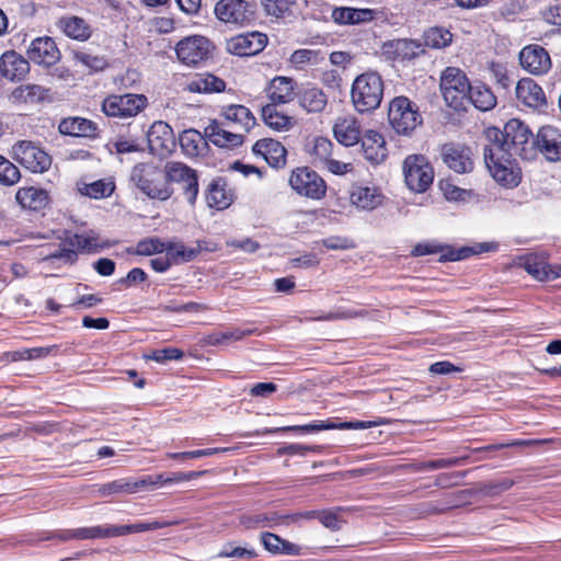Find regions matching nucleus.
<instances>
[{"instance_id": "obj_47", "label": "nucleus", "mask_w": 561, "mask_h": 561, "mask_svg": "<svg viewBox=\"0 0 561 561\" xmlns=\"http://www.w3.org/2000/svg\"><path fill=\"white\" fill-rule=\"evenodd\" d=\"M332 150L333 144L328 138L317 137L313 139L309 153L312 157V162L321 168L331 158Z\"/></svg>"}, {"instance_id": "obj_46", "label": "nucleus", "mask_w": 561, "mask_h": 561, "mask_svg": "<svg viewBox=\"0 0 561 561\" xmlns=\"http://www.w3.org/2000/svg\"><path fill=\"white\" fill-rule=\"evenodd\" d=\"M47 90L38 84H25L15 88L11 96L21 102H38L45 99Z\"/></svg>"}, {"instance_id": "obj_51", "label": "nucleus", "mask_w": 561, "mask_h": 561, "mask_svg": "<svg viewBox=\"0 0 561 561\" xmlns=\"http://www.w3.org/2000/svg\"><path fill=\"white\" fill-rule=\"evenodd\" d=\"M115 186L113 182L99 180L90 184H84L80 188V192L91 198L99 199L110 196Z\"/></svg>"}, {"instance_id": "obj_20", "label": "nucleus", "mask_w": 561, "mask_h": 561, "mask_svg": "<svg viewBox=\"0 0 561 561\" xmlns=\"http://www.w3.org/2000/svg\"><path fill=\"white\" fill-rule=\"evenodd\" d=\"M535 146L548 161H561V133L558 128L542 126L536 135Z\"/></svg>"}, {"instance_id": "obj_58", "label": "nucleus", "mask_w": 561, "mask_h": 561, "mask_svg": "<svg viewBox=\"0 0 561 561\" xmlns=\"http://www.w3.org/2000/svg\"><path fill=\"white\" fill-rule=\"evenodd\" d=\"M342 508L318 511L317 518L320 523L330 530H339L342 527L343 520L340 517Z\"/></svg>"}, {"instance_id": "obj_42", "label": "nucleus", "mask_w": 561, "mask_h": 561, "mask_svg": "<svg viewBox=\"0 0 561 561\" xmlns=\"http://www.w3.org/2000/svg\"><path fill=\"white\" fill-rule=\"evenodd\" d=\"M225 88L226 83L224 80L209 73L196 77L187 85L188 91L197 93L221 92Z\"/></svg>"}, {"instance_id": "obj_37", "label": "nucleus", "mask_w": 561, "mask_h": 561, "mask_svg": "<svg viewBox=\"0 0 561 561\" xmlns=\"http://www.w3.org/2000/svg\"><path fill=\"white\" fill-rule=\"evenodd\" d=\"M333 133L335 139L346 147L357 144L360 139V131L354 118L339 119L333 127Z\"/></svg>"}, {"instance_id": "obj_18", "label": "nucleus", "mask_w": 561, "mask_h": 561, "mask_svg": "<svg viewBox=\"0 0 561 561\" xmlns=\"http://www.w3.org/2000/svg\"><path fill=\"white\" fill-rule=\"evenodd\" d=\"M522 68L535 76L543 75L551 68L548 51L539 45H528L519 53Z\"/></svg>"}, {"instance_id": "obj_19", "label": "nucleus", "mask_w": 561, "mask_h": 561, "mask_svg": "<svg viewBox=\"0 0 561 561\" xmlns=\"http://www.w3.org/2000/svg\"><path fill=\"white\" fill-rule=\"evenodd\" d=\"M444 163L456 173L471 172L473 161L470 149L459 144H445L440 149Z\"/></svg>"}, {"instance_id": "obj_57", "label": "nucleus", "mask_w": 561, "mask_h": 561, "mask_svg": "<svg viewBox=\"0 0 561 561\" xmlns=\"http://www.w3.org/2000/svg\"><path fill=\"white\" fill-rule=\"evenodd\" d=\"M268 15L280 18L296 3L297 0H260Z\"/></svg>"}, {"instance_id": "obj_45", "label": "nucleus", "mask_w": 561, "mask_h": 561, "mask_svg": "<svg viewBox=\"0 0 561 561\" xmlns=\"http://www.w3.org/2000/svg\"><path fill=\"white\" fill-rule=\"evenodd\" d=\"M176 524H179V522H176V520H171V522L152 520V522H148V523H136V524H131V525H121V526L115 525V530H116V537H121V536H126V535L135 534V533H145V531L156 530V529L164 528V527L176 525Z\"/></svg>"}, {"instance_id": "obj_50", "label": "nucleus", "mask_w": 561, "mask_h": 561, "mask_svg": "<svg viewBox=\"0 0 561 561\" xmlns=\"http://www.w3.org/2000/svg\"><path fill=\"white\" fill-rule=\"evenodd\" d=\"M289 60L296 68H302L305 65L320 64L324 60V55L317 49H297Z\"/></svg>"}, {"instance_id": "obj_13", "label": "nucleus", "mask_w": 561, "mask_h": 561, "mask_svg": "<svg viewBox=\"0 0 561 561\" xmlns=\"http://www.w3.org/2000/svg\"><path fill=\"white\" fill-rule=\"evenodd\" d=\"M490 248L491 247L489 244L480 243L476 248L465 247V248H461L458 250H454L448 247H443L436 242H423V243H417L413 248L411 253L414 256L440 253V257H439L440 262H447V261L453 262V261H460V260L467 259L470 255H473L477 253L489 251Z\"/></svg>"}, {"instance_id": "obj_1", "label": "nucleus", "mask_w": 561, "mask_h": 561, "mask_svg": "<svg viewBox=\"0 0 561 561\" xmlns=\"http://www.w3.org/2000/svg\"><path fill=\"white\" fill-rule=\"evenodd\" d=\"M489 144L501 145L503 149L518 156L523 159H528L533 154V134L528 126L518 119H511L504 126V130L491 128L486 133Z\"/></svg>"}, {"instance_id": "obj_14", "label": "nucleus", "mask_w": 561, "mask_h": 561, "mask_svg": "<svg viewBox=\"0 0 561 561\" xmlns=\"http://www.w3.org/2000/svg\"><path fill=\"white\" fill-rule=\"evenodd\" d=\"M216 16L224 23L245 25L253 20V7L245 0H219L215 7Z\"/></svg>"}, {"instance_id": "obj_34", "label": "nucleus", "mask_w": 561, "mask_h": 561, "mask_svg": "<svg viewBox=\"0 0 561 561\" xmlns=\"http://www.w3.org/2000/svg\"><path fill=\"white\" fill-rule=\"evenodd\" d=\"M522 266L525 271L531 275L535 279L545 282L553 279L554 266H550L546 257L537 254H529L523 259Z\"/></svg>"}, {"instance_id": "obj_39", "label": "nucleus", "mask_w": 561, "mask_h": 561, "mask_svg": "<svg viewBox=\"0 0 561 561\" xmlns=\"http://www.w3.org/2000/svg\"><path fill=\"white\" fill-rule=\"evenodd\" d=\"M225 118L236 126H239L244 131H249L254 127L256 119L251 111L239 104H232L224 108L222 112Z\"/></svg>"}, {"instance_id": "obj_5", "label": "nucleus", "mask_w": 561, "mask_h": 561, "mask_svg": "<svg viewBox=\"0 0 561 561\" xmlns=\"http://www.w3.org/2000/svg\"><path fill=\"white\" fill-rule=\"evenodd\" d=\"M440 92L446 104L455 111L466 108L472 85L466 73L457 67H447L440 76Z\"/></svg>"}, {"instance_id": "obj_22", "label": "nucleus", "mask_w": 561, "mask_h": 561, "mask_svg": "<svg viewBox=\"0 0 561 561\" xmlns=\"http://www.w3.org/2000/svg\"><path fill=\"white\" fill-rule=\"evenodd\" d=\"M383 195L375 186L353 184L350 190V202L357 209L374 210L382 204Z\"/></svg>"}, {"instance_id": "obj_28", "label": "nucleus", "mask_w": 561, "mask_h": 561, "mask_svg": "<svg viewBox=\"0 0 561 561\" xmlns=\"http://www.w3.org/2000/svg\"><path fill=\"white\" fill-rule=\"evenodd\" d=\"M296 82L288 77H275L266 89L267 98L273 104H285L294 100Z\"/></svg>"}, {"instance_id": "obj_53", "label": "nucleus", "mask_w": 561, "mask_h": 561, "mask_svg": "<svg viewBox=\"0 0 561 561\" xmlns=\"http://www.w3.org/2000/svg\"><path fill=\"white\" fill-rule=\"evenodd\" d=\"M467 460H468V456L430 460V461L422 462V463L414 466V470L425 471V470H437V469H443V468L457 467V466L465 465L467 462Z\"/></svg>"}, {"instance_id": "obj_9", "label": "nucleus", "mask_w": 561, "mask_h": 561, "mask_svg": "<svg viewBox=\"0 0 561 561\" xmlns=\"http://www.w3.org/2000/svg\"><path fill=\"white\" fill-rule=\"evenodd\" d=\"M167 183L180 185L185 199L194 205L198 195L197 172L183 162L171 161L165 164Z\"/></svg>"}, {"instance_id": "obj_40", "label": "nucleus", "mask_w": 561, "mask_h": 561, "mask_svg": "<svg viewBox=\"0 0 561 561\" xmlns=\"http://www.w3.org/2000/svg\"><path fill=\"white\" fill-rule=\"evenodd\" d=\"M468 103L480 111H490L496 105V96L489 87L482 83L473 84L468 95Z\"/></svg>"}, {"instance_id": "obj_26", "label": "nucleus", "mask_w": 561, "mask_h": 561, "mask_svg": "<svg viewBox=\"0 0 561 561\" xmlns=\"http://www.w3.org/2000/svg\"><path fill=\"white\" fill-rule=\"evenodd\" d=\"M255 156H261L273 168L284 167L286 163V149L277 140L263 138L257 140L252 148Z\"/></svg>"}, {"instance_id": "obj_3", "label": "nucleus", "mask_w": 561, "mask_h": 561, "mask_svg": "<svg viewBox=\"0 0 561 561\" xmlns=\"http://www.w3.org/2000/svg\"><path fill=\"white\" fill-rule=\"evenodd\" d=\"M130 182L150 198L167 201L173 190L167 183L165 169L162 171L153 163H138L130 172Z\"/></svg>"}, {"instance_id": "obj_32", "label": "nucleus", "mask_w": 561, "mask_h": 561, "mask_svg": "<svg viewBox=\"0 0 561 561\" xmlns=\"http://www.w3.org/2000/svg\"><path fill=\"white\" fill-rule=\"evenodd\" d=\"M116 537L115 525H99L67 530L61 535L62 540L99 539Z\"/></svg>"}, {"instance_id": "obj_21", "label": "nucleus", "mask_w": 561, "mask_h": 561, "mask_svg": "<svg viewBox=\"0 0 561 561\" xmlns=\"http://www.w3.org/2000/svg\"><path fill=\"white\" fill-rule=\"evenodd\" d=\"M68 242L71 249L64 248L56 252L47 254L44 257V261L64 260L66 262L72 263L77 259L76 250L91 252L98 247V239L94 236L85 233H76L69 237Z\"/></svg>"}, {"instance_id": "obj_38", "label": "nucleus", "mask_w": 561, "mask_h": 561, "mask_svg": "<svg viewBox=\"0 0 561 561\" xmlns=\"http://www.w3.org/2000/svg\"><path fill=\"white\" fill-rule=\"evenodd\" d=\"M262 118L270 128L276 131H287L295 124L294 117L279 112L274 104L262 107Z\"/></svg>"}, {"instance_id": "obj_10", "label": "nucleus", "mask_w": 561, "mask_h": 561, "mask_svg": "<svg viewBox=\"0 0 561 561\" xmlns=\"http://www.w3.org/2000/svg\"><path fill=\"white\" fill-rule=\"evenodd\" d=\"M289 185L300 196L311 199H321L327 192L323 179L316 171L307 167L297 168L291 171Z\"/></svg>"}, {"instance_id": "obj_2", "label": "nucleus", "mask_w": 561, "mask_h": 561, "mask_svg": "<svg viewBox=\"0 0 561 561\" xmlns=\"http://www.w3.org/2000/svg\"><path fill=\"white\" fill-rule=\"evenodd\" d=\"M485 165L492 178L503 186L514 187L520 182V170L512 152L501 145L488 144L483 150Z\"/></svg>"}, {"instance_id": "obj_61", "label": "nucleus", "mask_w": 561, "mask_h": 561, "mask_svg": "<svg viewBox=\"0 0 561 561\" xmlns=\"http://www.w3.org/2000/svg\"><path fill=\"white\" fill-rule=\"evenodd\" d=\"M201 249V244H198V249H186L183 244H180L169 245L167 252L168 255H171L173 259L181 257L183 262H188L197 255Z\"/></svg>"}, {"instance_id": "obj_64", "label": "nucleus", "mask_w": 561, "mask_h": 561, "mask_svg": "<svg viewBox=\"0 0 561 561\" xmlns=\"http://www.w3.org/2000/svg\"><path fill=\"white\" fill-rule=\"evenodd\" d=\"M219 556L225 558L252 559L256 556V553L253 549H247L242 547L232 548L230 545H228L224 548Z\"/></svg>"}, {"instance_id": "obj_55", "label": "nucleus", "mask_w": 561, "mask_h": 561, "mask_svg": "<svg viewBox=\"0 0 561 561\" xmlns=\"http://www.w3.org/2000/svg\"><path fill=\"white\" fill-rule=\"evenodd\" d=\"M325 430H334V423L321 421V422L305 424V425H293V426H285V427L275 428V430H265L262 433L267 434V433L283 431V432H299V433H304V434H309V433H314V432H320V431H325Z\"/></svg>"}, {"instance_id": "obj_4", "label": "nucleus", "mask_w": 561, "mask_h": 561, "mask_svg": "<svg viewBox=\"0 0 561 561\" xmlns=\"http://www.w3.org/2000/svg\"><path fill=\"white\" fill-rule=\"evenodd\" d=\"M383 96V81L377 72H364L352 84L351 98L355 110L368 113L379 107Z\"/></svg>"}, {"instance_id": "obj_8", "label": "nucleus", "mask_w": 561, "mask_h": 561, "mask_svg": "<svg viewBox=\"0 0 561 561\" xmlns=\"http://www.w3.org/2000/svg\"><path fill=\"white\" fill-rule=\"evenodd\" d=\"M147 103L144 94H113L103 100L102 112L108 117L130 118L141 112Z\"/></svg>"}, {"instance_id": "obj_36", "label": "nucleus", "mask_w": 561, "mask_h": 561, "mask_svg": "<svg viewBox=\"0 0 561 561\" xmlns=\"http://www.w3.org/2000/svg\"><path fill=\"white\" fill-rule=\"evenodd\" d=\"M61 134L76 137H93L96 131V125L82 117H70L61 121L59 124Z\"/></svg>"}, {"instance_id": "obj_6", "label": "nucleus", "mask_w": 561, "mask_h": 561, "mask_svg": "<svg viewBox=\"0 0 561 561\" xmlns=\"http://www.w3.org/2000/svg\"><path fill=\"white\" fill-rule=\"evenodd\" d=\"M388 119L399 135H409L422 123L419 107L405 96H397L390 102Z\"/></svg>"}, {"instance_id": "obj_30", "label": "nucleus", "mask_w": 561, "mask_h": 561, "mask_svg": "<svg viewBox=\"0 0 561 561\" xmlns=\"http://www.w3.org/2000/svg\"><path fill=\"white\" fill-rule=\"evenodd\" d=\"M207 140L220 148H234L243 142V136L224 129L217 122L205 127Z\"/></svg>"}, {"instance_id": "obj_56", "label": "nucleus", "mask_w": 561, "mask_h": 561, "mask_svg": "<svg viewBox=\"0 0 561 561\" xmlns=\"http://www.w3.org/2000/svg\"><path fill=\"white\" fill-rule=\"evenodd\" d=\"M439 188L443 192L445 198L448 201L467 202L473 197L472 191L460 188L450 183L449 181H442L439 183Z\"/></svg>"}, {"instance_id": "obj_41", "label": "nucleus", "mask_w": 561, "mask_h": 561, "mask_svg": "<svg viewBox=\"0 0 561 561\" xmlns=\"http://www.w3.org/2000/svg\"><path fill=\"white\" fill-rule=\"evenodd\" d=\"M261 541L264 548L274 554L295 556L299 552V547L272 533H263Z\"/></svg>"}, {"instance_id": "obj_52", "label": "nucleus", "mask_w": 561, "mask_h": 561, "mask_svg": "<svg viewBox=\"0 0 561 561\" xmlns=\"http://www.w3.org/2000/svg\"><path fill=\"white\" fill-rule=\"evenodd\" d=\"M396 53L402 59H413L424 53V45L414 39H399L394 44Z\"/></svg>"}, {"instance_id": "obj_60", "label": "nucleus", "mask_w": 561, "mask_h": 561, "mask_svg": "<svg viewBox=\"0 0 561 561\" xmlns=\"http://www.w3.org/2000/svg\"><path fill=\"white\" fill-rule=\"evenodd\" d=\"M183 356V352L176 347H167L161 350H154L144 355L145 359L154 360L157 363H165L172 359H180Z\"/></svg>"}, {"instance_id": "obj_25", "label": "nucleus", "mask_w": 561, "mask_h": 561, "mask_svg": "<svg viewBox=\"0 0 561 561\" xmlns=\"http://www.w3.org/2000/svg\"><path fill=\"white\" fill-rule=\"evenodd\" d=\"M179 144L182 153L187 158L204 157L209 148L205 131L202 134L193 128L185 129L180 134Z\"/></svg>"}, {"instance_id": "obj_59", "label": "nucleus", "mask_w": 561, "mask_h": 561, "mask_svg": "<svg viewBox=\"0 0 561 561\" xmlns=\"http://www.w3.org/2000/svg\"><path fill=\"white\" fill-rule=\"evenodd\" d=\"M165 244L157 238L141 240L137 243L135 253L138 255H152L167 251Z\"/></svg>"}, {"instance_id": "obj_17", "label": "nucleus", "mask_w": 561, "mask_h": 561, "mask_svg": "<svg viewBox=\"0 0 561 561\" xmlns=\"http://www.w3.org/2000/svg\"><path fill=\"white\" fill-rule=\"evenodd\" d=\"M28 61L50 67L60 59V51L51 37L43 36L33 39L26 50Z\"/></svg>"}, {"instance_id": "obj_48", "label": "nucleus", "mask_w": 561, "mask_h": 561, "mask_svg": "<svg viewBox=\"0 0 561 561\" xmlns=\"http://www.w3.org/2000/svg\"><path fill=\"white\" fill-rule=\"evenodd\" d=\"M255 329H233L225 332H215L207 336L209 345L229 344L232 341H240L243 337L254 334Z\"/></svg>"}, {"instance_id": "obj_63", "label": "nucleus", "mask_w": 561, "mask_h": 561, "mask_svg": "<svg viewBox=\"0 0 561 561\" xmlns=\"http://www.w3.org/2000/svg\"><path fill=\"white\" fill-rule=\"evenodd\" d=\"M320 449H321L320 446L289 444V445H286V446H283L282 448H279L278 453L282 455H289V456H294V455L306 456L307 453H309V451L316 453V451H320Z\"/></svg>"}, {"instance_id": "obj_7", "label": "nucleus", "mask_w": 561, "mask_h": 561, "mask_svg": "<svg viewBox=\"0 0 561 561\" xmlns=\"http://www.w3.org/2000/svg\"><path fill=\"white\" fill-rule=\"evenodd\" d=\"M407 186L415 193L425 192L433 183L434 170L423 154H410L402 164Z\"/></svg>"}, {"instance_id": "obj_54", "label": "nucleus", "mask_w": 561, "mask_h": 561, "mask_svg": "<svg viewBox=\"0 0 561 561\" xmlns=\"http://www.w3.org/2000/svg\"><path fill=\"white\" fill-rule=\"evenodd\" d=\"M21 179L20 170L10 160L0 154V184L12 186Z\"/></svg>"}, {"instance_id": "obj_31", "label": "nucleus", "mask_w": 561, "mask_h": 561, "mask_svg": "<svg viewBox=\"0 0 561 561\" xmlns=\"http://www.w3.org/2000/svg\"><path fill=\"white\" fill-rule=\"evenodd\" d=\"M56 25L67 37L76 41H87L91 35L89 24L82 18L76 15L61 16Z\"/></svg>"}, {"instance_id": "obj_43", "label": "nucleus", "mask_w": 561, "mask_h": 561, "mask_svg": "<svg viewBox=\"0 0 561 561\" xmlns=\"http://www.w3.org/2000/svg\"><path fill=\"white\" fill-rule=\"evenodd\" d=\"M144 481L122 479L105 483L99 488V493L102 496H107L117 493L133 494L142 489Z\"/></svg>"}, {"instance_id": "obj_23", "label": "nucleus", "mask_w": 561, "mask_h": 561, "mask_svg": "<svg viewBox=\"0 0 561 561\" xmlns=\"http://www.w3.org/2000/svg\"><path fill=\"white\" fill-rule=\"evenodd\" d=\"M30 71V61L14 50L0 57V73L8 80H22Z\"/></svg>"}, {"instance_id": "obj_11", "label": "nucleus", "mask_w": 561, "mask_h": 561, "mask_svg": "<svg viewBox=\"0 0 561 561\" xmlns=\"http://www.w3.org/2000/svg\"><path fill=\"white\" fill-rule=\"evenodd\" d=\"M12 157L21 165L34 173H43L51 164L49 154L34 142L27 140H21L13 145Z\"/></svg>"}, {"instance_id": "obj_12", "label": "nucleus", "mask_w": 561, "mask_h": 561, "mask_svg": "<svg viewBox=\"0 0 561 561\" xmlns=\"http://www.w3.org/2000/svg\"><path fill=\"white\" fill-rule=\"evenodd\" d=\"M214 46L208 38L194 35L180 41L176 45V55L181 62L187 66H195L207 60Z\"/></svg>"}, {"instance_id": "obj_49", "label": "nucleus", "mask_w": 561, "mask_h": 561, "mask_svg": "<svg viewBox=\"0 0 561 561\" xmlns=\"http://www.w3.org/2000/svg\"><path fill=\"white\" fill-rule=\"evenodd\" d=\"M206 198L208 205L217 209H225L231 203V196L227 193L225 185L219 182L210 184Z\"/></svg>"}, {"instance_id": "obj_24", "label": "nucleus", "mask_w": 561, "mask_h": 561, "mask_svg": "<svg viewBox=\"0 0 561 561\" xmlns=\"http://www.w3.org/2000/svg\"><path fill=\"white\" fill-rule=\"evenodd\" d=\"M515 95L520 104L531 108H540L547 103L541 87L530 78H524L517 82Z\"/></svg>"}, {"instance_id": "obj_33", "label": "nucleus", "mask_w": 561, "mask_h": 561, "mask_svg": "<svg viewBox=\"0 0 561 561\" xmlns=\"http://www.w3.org/2000/svg\"><path fill=\"white\" fill-rule=\"evenodd\" d=\"M298 101L308 113H320L328 104V96L320 88L308 87L298 93Z\"/></svg>"}, {"instance_id": "obj_29", "label": "nucleus", "mask_w": 561, "mask_h": 561, "mask_svg": "<svg viewBox=\"0 0 561 561\" xmlns=\"http://www.w3.org/2000/svg\"><path fill=\"white\" fill-rule=\"evenodd\" d=\"M15 199L23 208L41 210L48 205L49 196L47 191L43 188L28 186L19 188L15 194Z\"/></svg>"}, {"instance_id": "obj_35", "label": "nucleus", "mask_w": 561, "mask_h": 561, "mask_svg": "<svg viewBox=\"0 0 561 561\" xmlns=\"http://www.w3.org/2000/svg\"><path fill=\"white\" fill-rule=\"evenodd\" d=\"M332 19L337 24H359L374 19V11L370 9H355L348 7L335 8Z\"/></svg>"}, {"instance_id": "obj_44", "label": "nucleus", "mask_w": 561, "mask_h": 561, "mask_svg": "<svg viewBox=\"0 0 561 561\" xmlns=\"http://www.w3.org/2000/svg\"><path fill=\"white\" fill-rule=\"evenodd\" d=\"M453 41V34L439 26L431 27L423 34V45L434 49L447 47Z\"/></svg>"}, {"instance_id": "obj_27", "label": "nucleus", "mask_w": 561, "mask_h": 561, "mask_svg": "<svg viewBox=\"0 0 561 561\" xmlns=\"http://www.w3.org/2000/svg\"><path fill=\"white\" fill-rule=\"evenodd\" d=\"M362 148L366 160L379 164L387 158V148L383 137L375 131L367 130L362 138Z\"/></svg>"}, {"instance_id": "obj_16", "label": "nucleus", "mask_w": 561, "mask_h": 561, "mask_svg": "<svg viewBox=\"0 0 561 561\" xmlns=\"http://www.w3.org/2000/svg\"><path fill=\"white\" fill-rule=\"evenodd\" d=\"M267 44V37L260 32L239 34L226 43L227 51L240 56H253L261 53Z\"/></svg>"}, {"instance_id": "obj_15", "label": "nucleus", "mask_w": 561, "mask_h": 561, "mask_svg": "<svg viewBox=\"0 0 561 561\" xmlns=\"http://www.w3.org/2000/svg\"><path fill=\"white\" fill-rule=\"evenodd\" d=\"M149 149L162 158L171 154L176 147V140L171 126L162 121L154 122L147 133Z\"/></svg>"}, {"instance_id": "obj_62", "label": "nucleus", "mask_w": 561, "mask_h": 561, "mask_svg": "<svg viewBox=\"0 0 561 561\" xmlns=\"http://www.w3.org/2000/svg\"><path fill=\"white\" fill-rule=\"evenodd\" d=\"M76 59L94 71L102 70L106 65L102 57L93 56L87 53H77Z\"/></svg>"}]
</instances>
